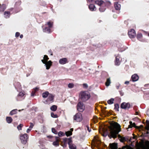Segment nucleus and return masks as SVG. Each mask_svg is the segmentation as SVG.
I'll list each match as a JSON object with an SVG mask.
<instances>
[{
  "mask_svg": "<svg viewBox=\"0 0 149 149\" xmlns=\"http://www.w3.org/2000/svg\"><path fill=\"white\" fill-rule=\"evenodd\" d=\"M145 127H143L142 125H141V128L143 130H145L144 133H142V134L144 137L148 136L149 134V120H147L146 121V123H144Z\"/></svg>",
  "mask_w": 149,
  "mask_h": 149,
  "instance_id": "obj_2",
  "label": "nucleus"
},
{
  "mask_svg": "<svg viewBox=\"0 0 149 149\" xmlns=\"http://www.w3.org/2000/svg\"><path fill=\"white\" fill-rule=\"evenodd\" d=\"M144 32L148 36H149V33L148 32H146L145 31H144Z\"/></svg>",
  "mask_w": 149,
  "mask_h": 149,
  "instance_id": "obj_55",
  "label": "nucleus"
},
{
  "mask_svg": "<svg viewBox=\"0 0 149 149\" xmlns=\"http://www.w3.org/2000/svg\"><path fill=\"white\" fill-rule=\"evenodd\" d=\"M142 35L141 33L138 34L137 36V39L140 41H143L142 40Z\"/></svg>",
  "mask_w": 149,
  "mask_h": 149,
  "instance_id": "obj_30",
  "label": "nucleus"
},
{
  "mask_svg": "<svg viewBox=\"0 0 149 149\" xmlns=\"http://www.w3.org/2000/svg\"><path fill=\"white\" fill-rule=\"evenodd\" d=\"M30 74H27L26 76L27 77H28L29 75H30Z\"/></svg>",
  "mask_w": 149,
  "mask_h": 149,
  "instance_id": "obj_62",
  "label": "nucleus"
},
{
  "mask_svg": "<svg viewBox=\"0 0 149 149\" xmlns=\"http://www.w3.org/2000/svg\"><path fill=\"white\" fill-rule=\"evenodd\" d=\"M89 2H92L93 1H94L93 0H87Z\"/></svg>",
  "mask_w": 149,
  "mask_h": 149,
  "instance_id": "obj_59",
  "label": "nucleus"
},
{
  "mask_svg": "<svg viewBox=\"0 0 149 149\" xmlns=\"http://www.w3.org/2000/svg\"><path fill=\"white\" fill-rule=\"evenodd\" d=\"M105 9V8L102 7H101L99 8V10L101 12H103L104 11Z\"/></svg>",
  "mask_w": 149,
  "mask_h": 149,
  "instance_id": "obj_42",
  "label": "nucleus"
},
{
  "mask_svg": "<svg viewBox=\"0 0 149 149\" xmlns=\"http://www.w3.org/2000/svg\"><path fill=\"white\" fill-rule=\"evenodd\" d=\"M42 4H40L41 5L43 6H45L46 4H45V2L43 1L42 2Z\"/></svg>",
  "mask_w": 149,
  "mask_h": 149,
  "instance_id": "obj_54",
  "label": "nucleus"
},
{
  "mask_svg": "<svg viewBox=\"0 0 149 149\" xmlns=\"http://www.w3.org/2000/svg\"><path fill=\"white\" fill-rule=\"evenodd\" d=\"M83 87L84 88H86L88 87V85L87 84L84 83L83 85Z\"/></svg>",
  "mask_w": 149,
  "mask_h": 149,
  "instance_id": "obj_44",
  "label": "nucleus"
},
{
  "mask_svg": "<svg viewBox=\"0 0 149 149\" xmlns=\"http://www.w3.org/2000/svg\"><path fill=\"white\" fill-rule=\"evenodd\" d=\"M120 94L121 96L123 95L124 93H123L121 91H119Z\"/></svg>",
  "mask_w": 149,
  "mask_h": 149,
  "instance_id": "obj_57",
  "label": "nucleus"
},
{
  "mask_svg": "<svg viewBox=\"0 0 149 149\" xmlns=\"http://www.w3.org/2000/svg\"><path fill=\"white\" fill-rule=\"evenodd\" d=\"M50 29L47 27H45L44 29H43V31L44 32L49 33H51Z\"/></svg>",
  "mask_w": 149,
  "mask_h": 149,
  "instance_id": "obj_23",
  "label": "nucleus"
},
{
  "mask_svg": "<svg viewBox=\"0 0 149 149\" xmlns=\"http://www.w3.org/2000/svg\"><path fill=\"white\" fill-rule=\"evenodd\" d=\"M24 94L23 92H20L16 97L17 100L21 101L23 100L24 99Z\"/></svg>",
  "mask_w": 149,
  "mask_h": 149,
  "instance_id": "obj_12",
  "label": "nucleus"
},
{
  "mask_svg": "<svg viewBox=\"0 0 149 149\" xmlns=\"http://www.w3.org/2000/svg\"><path fill=\"white\" fill-rule=\"evenodd\" d=\"M14 84L15 89L17 91H18L21 88V85L20 83L17 82L15 83Z\"/></svg>",
  "mask_w": 149,
  "mask_h": 149,
  "instance_id": "obj_14",
  "label": "nucleus"
},
{
  "mask_svg": "<svg viewBox=\"0 0 149 149\" xmlns=\"http://www.w3.org/2000/svg\"><path fill=\"white\" fill-rule=\"evenodd\" d=\"M51 115L52 117L54 118H56L58 117V116L56 114H54V113L52 112L51 113Z\"/></svg>",
  "mask_w": 149,
  "mask_h": 149,
  "instance_id": "obj_40",
  "label": "nucleus"
},
{
  "mask_svg": "<svg viewBox=\"0 0 149 149\" xmlns=\"http://www.w3.org/2000/svg\"><path fill=\"white\" fill-rule=\"evenodd\" d=\"M48 52L50 54L51 56H52L53 55V53L51 50H49L48 51Z\"/></svg>",
  "mask_w": 149,
  "mask_h": 149,
  "instance_id": "obj_51",
  "label": "nucleus"
},
{
  "mask_svg": "<svg viewBox=\"0 0 149 149\" xmlns=\"http://www.w3.org/2000/svg\"><path fill=\"white\" fill-rule=\"evenodd\" d=\"M128 35L130 38H134L136 36V33L135 30L133 29H131L128 32Z\"/></svg>",
  "mask_w": 149,
  "mask_h": 149,
  "instance_id": "obj_11",
  "label": "nucleus"
},
{
  "mask_svg": "<svg viewBox=\"0 0 149 149\" xmlns=\"http://www.w3.org/2000/svg\"><path fill=\"white\" fill-rule=\"evenodd\" d=\"M130 125H129V128H131L132 127H136V124L135 123H132L131 121L130 122Z\"/></svg>",
  "mask_w": 149,
  "mask_h": 149,
  "instance_id": "obj_33",
  "label": "nucleus"
},
{
  "mask_svg": "<svg viewBox=\"0 0 149 149\" xmlns=\"http://www.w3.org/2000/svg\"><path fill=\"white\" fill-rule=\"evenodd\" d=\"M111 83V80L110 78L107 79V81L105 83V85L107 86H109Z\"/></svg>",
  "mask_w": 149,
  "mask_h": 149,
  "instance_id": "obj_32",
  "label": "nucleus"
},
{
  "mask_svg": "<svg viewBox=\"0 0 149 149\" xmlns=\"http://www.w3.org/2000/svg\"><path fill=\"white\" fill-rule=\"evenodd\" d=\"M117 145L115 143H111L109 144V147L111 149H116L117 148Z\"/></svg>",
  "mask_w": 149,
  "mask_h": 149,
  "instance_id": "obj_21",
  "label": "nucleus"
},
{
  "mask_svg": "<svg viewBox=\"0 0 149 149\" xmlns=\"http://www.w3.org/2000/svg\"><path fill=\"white\" fill-rule=\"evenodd\" d=\"M95 139L96 141L95 144L96 145H97L98 146H99L100 144V141L97 138H95Z\"/></svg>",
  "mask_w": 149,
  "mask_h": 149,
  "instance_id": "obj_39",
  "label": "nucleus"
},
{
  "mask_svg": "<svg viewBox=\"0 0 149 149\" xmlns=\"http://www.w3.org/2000/svg\"><path fill=\"white\" fill-rule=\"evenodd\" d=\"M86 127L87 128V129L89 132H90L91 131V130L90 129L88 125L86 126Z\"/></svg>",
  "mask_w": 149,
  "mask_h": 149,
  "instance_id": "obj_49",
  "label": "nucleus"
},
{
  "mask_svg": "<svg viewBox=\"0 0 149 149\" xmlns=\"http://www.w3.org/2000/svg\"><path fill=\"white\" fill-rule=\"evenodd\" d=\"M6 120L7 123H10L13 121V119L11 117L7 116L6 117Z\"/></svg>",
  "mask_w": 149,
  "mask_h": 149,
  "instance_id": "obj_25",
  "label": "nucleus"
},
{
  "mask_svg": "<svg viewBox=\"0 0 149 149\" xmlns=\"http://www.w3.org/2000/svg\"><path fill=\"white\" fill-rule=\"evenodd\" d=\"M31 130L32 129H31L29 127V128H28L26 130V132L27 133H29L31 131Z\"/></svg>",
  "mask_w": 149,
  "mask_h": 149,
  "instance_id": "obj_50",
  "label": "nucleus"
},
{
  "mask_svg": "<svg viewBox=\"0 0 149 149\" xmlns=\"http://www.w3.org/2000/svg\"><path fill=\"white\" fill-rule=\"evenodd\" d=\"M73 130V128H71L70 131H68L65 132V134L67 136H69L72 134V132Z\"/></svg>",
  "mask_w": 149,
  "mask_h": 149,
  "instance_id": "obj_20",
  "label": "nucleus"
},
{
  "mask_svg": "<svg viewBox=\"0 0 149 149\" xmlns=\"http://www.w3.org/2000/svg\"><path fill=\"white\" fill-rule=\"evenodd\" d=\"M135 139V137H133L132 138L131 137L129 139V141L130 142H132V139Z\"/></svg>",
  "mask_w": 149,
  "mask_h": 149,
  "instance_id": "obj_53",
  "label": "nucleus"
},
{
  "mask_svg": "<svg viewBox=\"0 0 149 149\" xmlns=\"http://www.w3.org/2000/svg\"><path fill=\"white\" fill-rule=\"evenodd\" d=\"M20 137L22 143L23 144H26L29 138L28 135L26 134H21Z\"/></svg>",
  "mask_w": 149,
  "mask_h": 149,
  "instance_id": "obj_6",
  "label": "nucleus"
},
{
  "mask_svg": "<svg viewBox=\"0 0 149 149\" xmlns=\"http://www.w3.org/2000/svg\"><path fill=\"white\" fill-rule=\"evenodd\" d=\"M52 132L54 134H57V131L54 128H52Z\"/></svg>",
  "mask_w": 149,
  "mask_h": 149,
  "instance_id": "obj_41",
  "label": "nucleus"
},
{
  "mask_svg": "<svg viewBox=\"0 0 149 149\" xmlns=\"http://www.w3.org/2000/svg\"><path fill=\"white\" fill-rule=\"evenodd\" d=\"M49 59L48 56L46 55H45L43 59L41 60L42 62L45 64V65L46 66L47 70L49 69L52 65V62L51 61H47Z\"/></svg>",
  "mask_w": 149,
  "mask_h": 149,
  "instance_id": "obj_3",
  "label": "nucleus"
},
{
  "mask_svg": "<svg viewBox=\"0 0 149 149\" xmlns=\"http://www.w3.org/2000/svg\"><path fill=\"white\" fill-rule=\"evenodd\" d=\"M58 137H56V141L53 143V145L54 146H58L59 145L58 140Z\"/></svg>",
  "mask_w": 149,
  "mask_h": 149,
  "instance_id": "obj_26",
  "label": "nucleus"
},
{
  "mask_svg": "<svg viewBox=\"0 0 149 149\" xmlns=\"http://www.w3.org/2000/svg\"><path fill=\"white\" fill-rule=\"evenodd\" d=\"M23 126V125L22 124H20L18 125L17 126V128L18 130H21L22 127Z\"/></svg>",
  "mask_w": 149,
  "mask_h": 149,
  "instance_id": "obj_38",
  "label": "nucleus"
},
{
  "mask_svg": "<svg viewBox=\"0 0 149 149\" xmlns=\"http://www.w3.org/2000/svg\"><path fill=\"white\" fill-rule=\"evenodd\" d=\"M65 134L64 133L61 131L59 132L58 133V136L59 137L64 136L65 135Z\"/></svg>",
  "mask_w": 149,
  "mask_h": 149,
  "instance_id": "obj_37",
  "label": "nucleus"
},
{
  "mask_svg": "<svg viewBox=\"0 0 149 149\" xmlns=\"http://www.w3.org/2000/svg\"><path fill=\"white\" fill-rule=\"evenodd\" d=\"M29 69L31 71H33V69L32 68H30Z\"/></svg>",
  "mask_w": 149,
  "mask_h": 149,
  "instance_id": "obj_61",
  "label": "nucleus"
},
{
  "mask_svg": "<svg viewBox=\"0 0 149 149\" xmlns=\"http://www.w3.org/2000/svg\"><path fill=\"white\" fill-rule=\"evenodd\" d=\"M67 59L66 58H63L60 59L59 60V63L61 64H64L67 62Z\"/></svg>",
  "mask_w": 149,
  "mask_h": 149,
  "instance_id": "obj_15",
  "label": "nucleus"
},
{
  "mask_svg": "<svg viewBox=\"0 0 149 149\" xmlns=\"http://www.w3.org/2000/svg\"><path fill=\"white\" fill-rule=\"evenodd\" d=\"M23 35L22 34H21L20 36V38H23Z\"/></svg>",
  "mask_w": 149,
  "mask_h": 149,
  "instance_id": "obj_60",
  "label": "nucleus"
},
{
  "mask_svg": "<svg viewBox=\"0 0 149 149\" xmlns=\"http://www.w3.org/2000/svg\"><path fill=\"white\" fill-rule=\"evenodd\" d=\"M85 107L83 104L81 102H79L77 104V110L80 112H83L84 110Z\"/></svg>",
  "mask_w": 149,
  "mask_h": 149,
  "instance_id": "obj_9",
  "label": "nucleus"
},
{
  "mask_svg": "<svg viewBox=\"0 0 149 149\" xmlns=\"http://www.w3.org/2000/svg\"><path fill=\"white\" fill-rule=\"evenodd\" d=\"M38 89H39L37 87H36L34 89L33 91H34V92H36V91H38Z\"/></svg>",
  "mask_w": 149,
  "mask_h": 149,
  "instance_id": "obj_52",
  "label": "nucleus"
},
{
  "mask_svg": "<svg viewBox=\"0 0 149 149\" xmlns=\"http://www.w3.org/2000/svg\"><path fill=\"white\" fill-rule=\"evenodd\" d=\"M4 14L5 18H8L10 15V13L9 11H6L4 13Z\"/></svg>",
  "mask_w": 149,
  "mask_h": 149,
  "instance_id": "obj_24",
  "label": "nucleus"
},
{
  "mask_svg": "<svg viewBox=\"0 0 149 149\" xmlns=\"http://www.w3.org/2000/svg\"><path fill=\"white\" fill-rule=\"evenodd\" d=\"M143 149H149V142L147 141V143L143 144L142 146Z\"/></svg>",
  "mask_w": 149,
  "mask_h": 149,
  "instance_id": "obj_17",
  "label": "nucleus"
},
{
  "mask_svg": "<svg viewBox=\"0 0 149 149\" xmlns=\"http://www.w3.org/2000/svg\"><path fill=\"white\" fill-rule=\"evenodd\" d=\"M82 117L81 113H76L74 116V120L77 122H80L82 120Z\"/></svg>",
  "mask_w": 149,
  "mask_h": 149,
  "instance_id": "obj_7",
  "label": "nucleus"
},
{
  "mask_svg": "<svg viewBox=\"0 0 149 149\" xmlns=\"http://www.w3.org/2000/svg\"><path fill=\"white\" fill-rule=\"evenodd\" d=\"M35 92H34V91H33L32 92V93H31V96H34L35 95Z\"/></svg>",
  "mask_w": 149,
  "mask_h": 149,
  "instance_id": "obj_48",
  "label": "nucleus"
},
{
  "mask_svg": "<svg viewBox=\"0 0 149 149\" xmlns=\"http://www.w3.org/2000/svg\"><path fill=\"white\" fill-rule=\"evenodd\" d=\"M129 83V81H126L125 82V84H128Z\"/></svg>",
  "mask_w": 149,
  "mask_h": 149,
  "instance_id": "obj_58",
  "label": "nucleus"
},
{
  "mask_svg": "<svg viewBox=\"0 0 149 149\" xmlns=\"http://www.w3.org/2000/svg\"><path fill=\"white\" fill-rule=\"evenodd\" d=\"M89 8L91 11H95L96 10L95 6L93 4H91L89 5Z\"/></svg>",
  "mask_w": 149,
  "mask_h": 149,
  "instance_id": "obj_18",
  "label": "nucleus"
},
{
  "mask_svg": "<svg viewBox=\"0 0 149 149\" xmlns=\"http://www.w3.org/2000/svg\"><path fill=\"white\" fill-rule=\"evenodd\" d=\"M80 95L81 99L84 102L87 100L90 97V95L87 91L81 92Z\"/></svg>",
  "mask_w": 149,
  "mask_h": 149,
  "instance_id": "obj_4",
  "label": "nucleus"
},
{
  "mask_svg": "<svg viewBox=\"0 0 149 149\" xmlns=\"http://www.w3.org/2000/svg\"><path fill=\"white\" fill-rule=\"evenodd\" d=\"M114 109L117 111H119V105L118 104H116L114 105Z\"/></svg>",
  "mask_w": 149,
  "mask_h": 149,
  "instance_id": "obj_35",
  "label": "nucleus"
},
{
  "mask_svg": "<svg viewBox=\"0 0 149 149\" xmlns=\"http://www.w3.org/2000/svg\"><path fill=\"white\" fill-rule=\"evenodd\" d=\"M95 3L99 6L102 5L104 2L103 1L101 0H96L94 1Z\"/></svg>",
  "mask_w": 149,
  "mask_h": 149,
  "instance_id": "obj_22",
  "label": "nucleus"
},
{
  "mask_svg": "<svg viewBox=\"0 0 149 149\" xmlns=\"http://www.w3.org/2000/svg\"><path fill=\"white\" fill-rule=\"evenodd\" d=\"M30 126L29 127L32 129L34 126V125L33 123H30Z\"/></svg>",
  "mask_w": 149,
  "mask_h": 149,
  "instance_id": "obj_46",
  "label": "nucleus"
},
{
  "mask_svg": "<svg viewBox=\"0 0 149 149\" xmlns=\"http://www.w3.org/2000/svg\"><path fill=\"white\" fill-rule=\"evenodd\" d=\"M63 141L65 143L67 142L69 145V147L70 149H76L77 147L75 145L72 143V138H65L64 139Z\"/></svg>",
  "mask_w": 149,
  "mask_h": 149,
  "instance_id": "obj_5",
  "label": "nucleus"
},
{
  "mask_svg": "<svg viewBox=\"0 0 149 149\" xmlns=\"http://www.w3.org/2000/svg\"><path fill=\"white\" fill-rule=\"evenodd\" d=\"M17 109H16L10 111L9 114L11 115L15 114L17 113Z\"/></svg>",
  "mask_w": 149,
  "mask_h": 149,
  "instance_id": "obj_29",
  "label": "nucleus"
},
{
  "mask_svg": "<svg viewBox=\"0 0 149 149\" xmlns=\"http://www.w3.org/2000/svg\"><path fill=\"white\" fill-rule=\"evenodd\" d=\"M119 57L117 56L116 57V59L115 60V63L116 65L118 66L120 64V62L119 61Z\"/></svg>",
  "mask_w": 149,
  "mask_h": 149,
  "instance_id": "obj_16",
  "label": "nucleus"
},
{
  "mask_svg": "<svg viewBox=\"0 0 149 149\" xmlns=\"http://www.w3.org/2000/svg\"><path fill=\"white\" fill-rule=\"evenodd\" d=\"M57 109V106L55 105H53L50 107V109L53 111H55Z\"/></svg>",
  "mask_w": 149,
  "mask_h": 149,
  "instance_id": "obj_31",
  "label": "nucleus"
},
{
  "mask_svg": "<svg viewBox=\"0 0 149 149\" xmlns=\"http://www.w3.org/2000/svg\"><path fill=\"white\" fill-rule=\"evenodd\" d=\"M139 78L137 74H133L131 77V79L133 82H135L137 81Z\"/></svg>",
  "mask_w": 149,
  "mask_h": 149,
  "instance_id": "obj_13",
  "label": "nucleus"
},
{
  "mask_svg": "<svg viewBox=\"0 0 149 149\" xmlns=\"http://www.w3.org/2000/svg\"><path fill=\"white\" fill-rule=\"evenodd\" d=\"M126 141V138L125 137L122 138H121L120 141L122 142H123L124 141Z\"/></svg>",
  "mask_w": 149,
  "mask_h": 149,
  "instance_id": "obj_45",
  "label": "nucleus"
},
{
  "mask_svg": "<svg viewBox=\"0 0 149 149\" xmlns=\"http://www.w3.org/2000/svg\"><path fill=\"white\" fill-rule=\"evenodd\" d=\"M68 86L69 88H72L74 87V84L72 83H69Z\"/></svg>",
  "mask_w": 149,
  "mask_h": 149,
  "instance_id": "obj_43",
  "label": "nucleus"
},
{
  "mask_svg": "<svg viewBox=\"0 0 149 149\" xmlns=\"http://www.w3.org/2000/svg\"><path fill=\"white\" fill-rule=\"evenodd\" d=\"M107 3L109 5H111V3L109 1H107Z\"/></svg>",
  "mask_w": 149,
  "mask_h": 149,
  "instance_id": "obj_56",
  "label": "nucleus"
},
{
  "mask_svg": "<svg viewBox=\"0 0 149 149\" xmlns=\"http://www.w3.org/2000/svg\"><path fill=\"white\" fill-rule=\"evenodd\" d=\"M47 24L48 26V27L51 29L52 27L53 26V23L49 22L47 23Z\"/></svg>",
  "mask_w": 149,
  "mask_h": 149,
  "instance_id": "obj_36",
  "label": "nucleus"
},
{
  "mask_svg": "<svg viewBox=\"0 0 149 149\" xmlns=\"http://www.w3.org/2000/svg\"><path fill=\"white\" fill-rule=\"evenodd\" d=\"M120 108L125 109H128L130 108V103L123 102L120 105Z\"/></svg>",
  "mask_w": 149,
  "mask_h": 149,
  "instance_id": "obj_8",
  "label": "nucleus"
},
{
  "mask_svg": "<svg viewBox=\"0 0 149 149\" xmlns=\"http://www.w3.org/2000/svg\"><path fill=\"white\" fill-rule=\"evenodd\" d=\"M6 5L4 4H3L0 7V11H3L6 9Z\"/></svg>",
  "mask_w": 149,
  "mask_h": 149,
  "instance_id": "obj_27",
  "label": "nucleus"
},
{
  "mask_svg": "<svg viewBox=\"0 0 149 149\" xmlns=\"http://www.w3.org/2000/svg\"><path fill=\"white\" fill-rule=\"evenodd\" d=\"M114 99L113 98H111L107 102L109 104H111L113 103Z\"/></svg>",
  "mask_w": 149,
  "mask_h": 149,
  "instance_id": "obj_34",
  "label": "nucleus"
},
{
  "mask_svg": "<svg viewBox=\"0 0 149 149\" xmlns=\"http://www.w3.org/2000/svg\"><path fill=\"white\" fill-rule=\"evenodd\" d=\"M148 111H147V114L148 115Z\"/></svg>",
  "mask_w": 149,
  "mask_h": 149,
  "instance_id": "obj_64",
  "label": "nucleus"
},
{
  "mask_svg": "<svg viewBox=\"0 0 149 149\" xmlns=\"http://www.w3.org/2000/svg\"><path fill=\"white\" fill-rule=\"evenodd\" d=\"M114 7L116 10H120V9L121 6L120 4L116 2L115 3Z\"/></svg>",
  "mask_w": 149,
  "mask_h": 149,
  "instance_id": "obj_19",
  "label": "nucleus"
},
{
  "mask_svg": "<svg viewBox=\"0 0 149 149\" xmlns=\"http://www.w3.org/2000/svg\"><path fill=\"white\" fill-rule=\"evenodd\" d=\"M116 88L117 89H118L119 88V86H117Z\"/></svg>",
  "mask_w": 149,
  "mask_h": 149,
  "instance_id": "obj_63",
  "label": "nucleus"
},
{
  "mask_svg": "<svg viewBox=\"0 0 149 149\" xmlns=\"http://www.w3.org/2000/svg\"><path fill=\"white\" fill-rule=\"evenodd\" d=\"M54 96L52 94H49L48 97V98L47 100L46 101V103H45L48 104L50 102H53L54 101Z\"/></svg>",
  "mask_w": 149,
  "mask_h": 149,
  "instance_id": "obj_10",
  "label": "nucleus"
},
{
  "mask_svg": "<svg viewBox=\"0 0 149 149\" xmlns=\"http://www.w3.org/2000/svg\"><path fill=\"white\" fill-rule=\"evenodd\" d=\"M49 93L48 91H46L44 93H43L42 94V97L44 98H46L47 97H48L49 94Z\"/></svg>",
  "mask_w": 149,
  "mask_h": 149,
  "instance_id": "obj_28",
  "label": "nucleus"
},
{
  "mask_svg": "<svg viewBox=\"0 0 149 149\" xmlns=\"http://www.w3.org/2000/svg\"><path fill=\"white\" fill-rule=\"evenodd\" d=\"M20 35V33L18 32H17L15 33V36L16 37H18Z\"/></svg>",
  "mask_w": 149,
  "mask_h": 149,
  "instance_id": "obj_47",
  "label": "nucleus"
},
{
  "mask_svg": "<svg viewBox=\"0 0 149 149\" xmlns=\"http://www.w3.org/2000/svg\"><path fill=\"white\" fill-rule=\"evenodd\" d=\"M110 132L108 134L107 131L106 132L103 133L102 135L104 137L106 136L107 135L110 139L116 138L118 135L119 138H120L121 136L118 135L119 133L121 131L120 126L118 123H115L114 127H111L110 128Z\"/></svg>",
  "mask_w": 149,
  "mask_h": 149,
  "instance_id": "obj_1",
  "label": "nucleus"
}]
</instances>
